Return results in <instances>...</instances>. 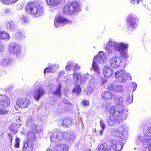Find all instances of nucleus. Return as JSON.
<instances>
[{
  "mask_svg": "<svg viewBox=\"0 0 151 151\" xmlns=\"http://www.w3.org/2000/svg\"><path fill=\"white\" fill-rule=\"evenodd\" d=\"M19 8L20 9H22L23 8V5H20L19 6Z\"/></svg>",
  "mask_w": 151,
  "mask_h": 151,
  "instance_id": "obj_54",
  "label": "nucleus"
},
{
  "mask_svg": "<svg viewBox=\"0 0 151 151\" xmlns=\"http://www.w3.org/2000/svg\"><path fill=\"white\" fill-rule=\"evenodd\" d=\"M38 12L40 16L43 14V9L42 6H40V8L38 7Z\"/></svg>",
  "mask_w": 151,
  "mask_h": 151,
  "instance_id": "obj_46",
  "label": "nucleus"
},
{
  "mask_svg": "<svg viewBox=\"0 0 151 151\" xmlns=\"http://www.w3.org/2000/svg\"><path fill=\"white\" fill-rule=\"evenodd\" d=\"M95 58L98 63L103 62L104 60L106 58L105 53L103 52H100L97 55L94 57L93 58Z\"/></svg>",
  "mask_w": 151,
  "mask_h": 151,
  "instance_id": "obj_18",
  "label": "nucleus"
},
{
  "mask_svg": "<svg viewBox=\"0 0 151 151\" xmlns=\"http://www.w3.org/2000/svg\"><path fill=\"white\" fill-rule=\"evenodd\" d=\"M138 19L134 15H130L127 19V28L128 31H132L136 28Z\"/></svg>",
  "mask_w": 151,
  "mask_h": 151,
  "instance_id": "obj_4",
  "label": "nucleus"
},
{
  "mask_svg": "<svg viewBox=\"0 0 151 151\" xmlns=\"http://www.w3.org/2000/svg\"><path fill=\"white\" fill-rule=\"evenodd\" d=\"M113 44L115 50L119 52L124 51L128 47V45L127 44L123 43L119 44L115 42H112V41H109L105 47L107 52L108 54H110L112 53Z\"/></svg>",
  "mask_w": 151,
  "mask_h": 151,
  "instance_id": "obj_3",
  "label": "nucleus"
},
{
  "mask_svg": "<svg viewBox=\"0 0 151 151\" xmlns=\"http://www.w3.org/2000/svg\"><path fill=\"white\" fill-rule=\"evenodd\" d=\"M125 50V49L124 51H121L120 53L122 55V58H123L126 59L128 58L129 56L128 54L126 52H122L123 51L124 52Z\"/></svg>",
  "mask_w": 151,
  "mask_h": 151,
  "instance_id": "obj_38",
  "label": "nucleus"
},
{
  "mask_svg": "<svg viewBox=\"0 0 151 151\" xmlns=\"http://www.w3.org/2000/svg\"><path fill=\"white\" fill-rule=\"evenodd\" d=\"M36 82L35 84L32 87V91L34 98L38 101V84Z\"/></svg>",
  "mask_w": 151,
  "mask_h": 151,
  "instance_id": "obj_20",
  "label": "nucleus"
},
{
  "mask_svg": "<svg viewBox=\"0 0 151 151\" xmlns=\"http://www.w3.org/2000/svg\"><path fill=\"white\" fill-rule=\"evenodd\" d=\"M107 89L109 90H113L114 89V85L111 84H108L107 86Z\"/></svg>",
  "mask_w": 151,
  "mask_h": 151,
  "instance_id": "obj_43",
  "label": "nucleus"
},
{
  "mask_svg": "<svg viewBox=\"0 0 151 151\" xmlns=\"http://www.w3.org/2000/svg\"><path fill=\"white\" fill-rule=\"evenodd\" d=\"M81 11L79 3L76 1H74L66 4L63 8V12L65 14L72 15Z\"/></svg>",
  "mask_w": 151,
  "mask_h": 151,
  "instance_id": "obj_2",
  "label": "nucleus"
},
{
  "mask_svg": "<svg viewBox=\"0 0 151 151\" xmlns=\"http://www.w3.org/2000/svg\"><path fill=\"white\" fill-rule=\"evenodd\" d=\"M142 151H151L148 149V148H145V149L143 150Z\"/></svg>",
  "mask_w": 151,
  "mask_h": 151,
  "instance_id": "obj_52",
  "label": "nucleus"
},
{
  "mask_svg": "<svg viewBox=\"0 0 151 151\" xmlns=\"http://www.w3.org/2000/svg\"><path fill=\"white\" fill-rule=\"evenodd\" d=\"M136 0H131V3L132 4H134L135 3Z\"/></svg>",
  "mask_w": 151,
  "mask_h": 151,
  "instance_id": "obj_53",
  "label": "nucleus"
},
{
  "mask_svg": "<svg viewBox=\"0 0 151 151\" xmlns=\"http://www.w3.org/2000/svg\"><path fill=\"white\" fill-rule=\"evenodd\" d=\"M44 90L41 88L38 89V99L40 96L44 94Z\"/></svg>",
  "mask_w": 151,
  "mask_h": 151,
  "instance_id": "obj_41",
  "label": "nucleus"
},
{
  "mask_svg": "<svg viewBox=\"0 0 151 151\" xmlns=\"http://www.w3.org/2000/svg\"><path fill=\"white\" fill-rule=\"evenodd\" d=\"M20 20L24 24L27 23L29 22V19L27 17L24 16H22L21 17Z\"/></svg>",
  "mask_w": 151,
  "mask_h": 151,
  "instance_id": "obj_36",
  "label": "nucleus"
},
{
  "mask_svg": "<svg viewBox=\"0 0 151 151\" xmlns=\"http://www.w3.org/2000/svg\"><path fill=\"white\" fill-rule=\"evenodd\" d=\"M20 139L18 137H17L15 139V143L14 147L16 148H19V147Z\"/></svg>",
  "mask_w": 151,
  "mask_h": 151,
  "instance_id": "obj_40",
  "label": "nucleus"
},
{
  "mask_svg": "<svg viewBox=\"0 0 151 151\" xmlns=\"http://www.w3.org/2000/svg\"><path fill=\"white\" fill-rule=\"evenodd\" d=\"M32 147V143L26 141L24 144L23 150L24 151H31Z\"/></svg>",
  "mask_w": 151,
  "mask_h": 151,
  "instance_id": "obj_22",
  "label": "nucleus"
},
{
  "mask_svg": "<svg viewBox=\"0 0 151 151\" xmlns=\"http://www.w3.org/2000/svg\"><path fill=\"white\" fill-rule=\"evenodd\" d=\"M4 23L8 31L12 32L17 28V26L12 20H7Z\"/></svg>",
  "mask_w": 151,
  "mask_h": 151,
  "instance_id": "obj_13",
  "label": "nucleus"
},
{
  "mask_svg": "<svg viewBox=\"0 0 151 151\" xmlns=\"http://www.w3.org/2000/svg\"><path fill=\"white\" fill-rule=\"evenodd\" d=\"M25 11L28 14L31 15L35 17L37 16L38 9L36 6L32 2H29L25 6Z\"/></svg>",
  "mask_w": 151,
  "mask_h": 151,
  "instance_id": "obj_7",
  "label": "nucleus"
},
{
  "mask_svg": "<svg viewBox=\"0 0 151 151\" xmlns=\"http://www.w3.org/2000/svg\"><path fill=\"white\" fill-rule=\"evenodd\" d=\"M89 93H91V91H90Z\"/></svg>",
  "mask_w": 151,
  "mask_h": 151,
  "instance_id": "obj_58",
  "label": "nucleus"
},
{
  "mask_svg": "<svg viewBox=\"0 0 151 151\" xmlns=\"http://www.w3.org/2000/svg\"><path fill=\"white\" fill-rule=\"evenodd\" d=\"M32 132H29L27 133V138L31 141H35L37 140L36 135L38 134V127L37 125H32Z\"/></svg>",
  "mask_w": 151,
  "mask_h": 151,
  "instance_id": "obj_8",
  "label": "nucleus"
},
{
  "mask_svg": "<svg viewBox=\"0 0 151 151\" xmlns=\"http://www.w3.org/2000/svg\"><path fill=\"white\" fill-rule=\"evenodd\" d=\"M72 92L76 95H79L81 92V89L79 85H76L72 90Z\"/></svg>",
  "mask_w": 151,
  "mask_h": 151,
  "instance_id": "obj_29",
  "label": "nucleus"
},
{
  "mask_svg": "<svg viewBox=\"0 0 151 151\" xmlns=\"http://www.w3.org/2000/svg\"><path fill=\"white\" fill-rule=\"evenodd\" d=\"M10 9H6L5 10L4 12L6 14H7L10 12Z\"/></svg>",
  "mask_w": 151,
  "mask_h": 151,
  "instance_id": "obj_51",
  "label": "nucleus"
},
{
  "mask_svg": "<svg viewBox=\"0 0 151 151\" xmlns=\"http://www.w3.org/2000/svg\"><path fill=\"white\" fill-rule=\"evenodd\" d=\"M65 137V132L57 130L54 132L51 135L50 139L52 142L57 141H62L64 140Z\"/></svg>",
  "mask_w": 151,
  "mask_h": 151,
  "instance_id": "obj_5",
  "label": "nucleus"
},
{
  "mask_svg": "<svg viewBox=\"0 0 151 151\" xmlns=\"http://www.w3.org/2000/svg\"><path fill=\"white\" fill-rule=\"evenodd\" d=\"M55 67L53 65H51L47 67L44 70V73L45 74L50 73H53L55 71Z\"/></svg>",
  "mask_w": 151,
  "mask_h": 151,
  "instance_id": "obj_31",
  "label": "nucleus"
},
{
  "mask_svg": "<svg viewBox=\"0 0 151 151\" xmlns=\"http://www.w3.org/2000/svg\"><path fill=\"white\" fill-rule=\"evenodd\" d=\"M72 122L69 118H65L62 121V125L65 127H68L71 124Z\"/></svg>",
  "mask_w": 151,
  "mask_h": 151,
  "instance_id": "obj_28",
  "label": "nucleus"
},
{
  "mask_svg": "<svg viewBox=\"0 0 151 151\" xmlns=\"http://www.w3.org/2000/svg\"><path fill=\"white\" fill-rule=\"evenodd\" d=\"M18 0H1L2 2L5 4L10 5L13 4Z\"/></svg>",
  "mask_w": 151,
  "mask_h": 151,
  "instance_id": "obj_34",
  "label": "nucleus"
},
{
  "mask_svg": "<svg viewBox=\"0 0 151 151\" xmlns=\"http://www.w3.org/2000/svg\"><path fill=\"white\" fill-rule=\"evenodd\" d=\"M111 147L116 151H120L122 148L123 144L120 142H116L115 140H112L111 142Z\"/></svg>",
  "mask_w": 151,
  "mask_h": 151,
  "instance_id": "obj_15",
  "label": "nucleus"
},
{
  "mask_svg": "<svg viewBox=\"0 0 151 151\" xmlns=\"http://www.w3.org/2000/svg\"><path fill=\"white\" fill-rule=\"evenodd\" d=\"M68 147L67 145H65L63 147L62 151H68Z\"/></svg>",
  "mask_w": 151,
  "mask_h": 151,
  "instance_id": "obj_48",
  "label": "nucleus"
},
{
  "mask_svg": "<svg viewBox=\"0 0 151 151\" xmlns=\"http://www.w3.org/2000/svg\"><path fill=\"white\" fill-rule=\"evenodd\" d=\"M98 151H113L111 147L105 143H102L99 145L98 147Z\"/></svg>",
  "mask_w": 151,
  "mask_h": 151,
  "instance_id": "obj_17",
  "label": "nucleus"
},
{
  "mask_svg": "<svg viewBox=\"0 0 151 151\" xmlns=\"http://www.w3.org/2000/svg\"><path fill=\"white\" fill-rule=\"evenodd\" d=\"M113 134L115 137H118L124 140L125 135L123 134L122 133L118 130H116L113 132Z\"/></svg>",
  "mask_w": 151,
  "mask_h": 151,
  "instance_id": "obj_33",
  "label": "nucleus"
},
{
  "mask_svg": "<svg viewBox=\"0 0 151 151\" xmlns=\"http://www.w3.org/2000/svg\"><path fill=\"white\" fill-rule=\"evenodd\" d=\"M100 96L102 99L104 100H108L111 99L113 95L110 91H103L101 92Z\"/></svg>",
  "mask_w": 151,
  "mask_h": 151,
  "instance_id": "obj_14",
  "label": "nucleus"
},
{
  "mask_svg": "<svg viewBox=\"0 0 151 151\" xmlns=\"http://www.w3.org/2000/svg\"><path fill=\"white\" fill-rule=\"evenodd\" d=\"M137 2V4H139L140 2L141 1V0H136Z\"/></svg>",
  "mask_w": 151,
  "mask_h": 151,
  "instance_id": "obj_55",
  "label": "nucleus"
},
{
  "mask_svg": "<svg viewBox=\"0 0 151 151\" xmlns=\"http://www.w3.org/2000/svg\"><path fill=\"white\" fill-rule=\"evenodd\" d=\"M107 80L104 79H102V80L101 81V83L103 84H104L105 83H106L107 82Z\"/></svg>",
  "mask_w": 151,
  "mask_h": 151,
  "instance_id": "obj_50",
  "label": "nucleus"
},
{
  "mask_svg": "<svg viewBox=\"0 0 151 151\" xmlns=\"http://www.w3.org/2000/svg\"><path fill=\"white\" fill-rule=\"evenodd\" d=\"M61 85L60 84H58L56 90L52 93V94L55 96H59L60 98H61Z\"/></svg>",
  "mask_w": 151,
  "mask_h": 151,
  "instance_id": "obj_26",
  "label": "nucleus"
},
{
  "mask_svg": "<svg viewBox=\"0 0 151 151\" xmlns=\"http://www.w3.org/2000/svg\"><path fill=\"white\" fill-rule=\"evenodd\" d=\"M4 46H0V52L1 53L3 52L4 50Z\"/></svg>",
  "mask_w": 151,
  "mask_h": 151,
  "instance_id": "obj_49",
  "label": "nucleus"
},
{
  "mask_svg": "<svg viewBox=\"0 0 151 151\" xmlns=\"http://www.w3.org/2000/svg\"><path fill=\"white\" fill-rule=\"evenodd\" d=\"M123 101L122 98L117 99L116 101L117 105L112 106L109 108V112L110 115L107 120L109 126H112L116 122H119L123 119L124 112L121 106Z\"/></svg>",
  "mask_w": 151,
  "mask_h": 151,
  "instance_id": "obj_1",
  "label": "nucleus"
},
{
  "mask_svg": "<svg viewBox=\"0 0 151 151\" xmlns=\"http://www.w3.org/2000/svg\"><path fill=\"white\" fill-rule=\"evenodd\" d=\"M8 112V111L5 109H1L0 108V114L1 115H5Z\"/></svg>",
  "mask_w": 151,
  "mask_h": 151,
  "instance_id": "obj_42",
  "label": "nucleus"
},
{
  "mask_svg": "<svg viewBox=\"0 0 151 151\" xmlns=\"http://www.w3.org/2000/svg\"><path fill=\"white\" fill-rule=\"evenodd\" d=\"M22 46L21 45L12 43L9 44L8 49L11 53L15 55L17 57H19L21 53Z\"/></svg>",
  "mask_w": 151,
  "mask_h": 151,
  "instance_id": "obj_6",
  "label": "nucleus"
},
{
  "mask_svg": "<svg viewBox=\"0 0 151 151\" xmlns=\"http://www.w3.org/2000/svg\"><path fill=\"white\" fill-rule=\"evenodd\" d=\"M57 22L59 23H62L64 24H66L72 22L60 16H59L57 19Z\"/></svg>",
  "mask_w": 151,
  "mask_h": 151,
  "instance_id": "obj_30",
  "label": "nucleus"
},
{
  "mask_svg": "<svg viewBox=\"0 0 151 151\" xmlns=\"http://www.w3.org/2000/svg\"><path fill=\"white\" fill-rule=\"evenodd\" d=\"M68 65L66 66L65 68L66 70L70 71L73 67V64L70 62H68Z\"/></svg>",
  "mask_w": 151,
  "mask_h": 151,
  "instance_id": "obj_37",
  "label": "nucleus"
},
{
  "mask_svg": "<svg viewBox=\"0 0 151 151\" xmlns=\"http://www.w3.org/2000/svg\"><path fill=\"white\" fill-rule=\"evenodd\" d=\"M12 60L9 58H1L0 59V66H7L12 64Z\"/></svg>",
  "mask_w": 151,
  "mask_h": 151,
  "instance_id": "obj_16",
  "label": "nucleus"
},
{
  "mask_svg": "<svg viewBox=\"0 0 151 151\" xmlns=\"http://www.w3.org/2000/svg\"><path fill=\"white\" fill-rule=\"evenodd\" d=\"M9 137V141L10 142V143L12 144V134L10 133H9L8 134Z\"/></svg>",
  "mask_w": 151,
  "mask_h": 151,
  "instance_id": "obj_47",
  "label": "nucleus"
},
{
  "mask_svg": "<svg viewBox=\"0 0 151 151\" xmlns=\"http://www.w3.org/2000/svg\"><path fill=\"white\" fill-rule=\"evenodd\" d=\"M63 0H46L47 4L49 6H54L58 5Z\"/></svg>",
  "mask_w": 151,
  "mask_h": 151,
  "instance_id": "obj_21",
  "label": "nucleus"
},
{
  "mask_svg": "<svg viewBox=\"0 0 151 151\" xmlns=\"http://www.w3.org/2000/svg\"><path fill=\"white\" fill-rule=\"evenodd\" d=\"M95 59V58L93 59L92 68L94 70L96 73H97L98 74H99L100 72L99 68L97 64L98 63Z\"/></svg>",
  "mask_w": 151,
  "mask_h": 151,
  "instance_id": "obj_23",
  "label": "nucleus"
},
{
  "mask_svg": "<svg viewBox=\"0 0 151 151\" xmlns=\"http://www.w3.org/2000/svg\"><path fill=\"white\" fill-rule=\"evenodd\" d=\"M25 36L19 31H17L12 36L13 38L16 40H21Z\"/></svg>",
  "mask_w": 151,
  "mask_h": 151,
  "instance_id": "obj_25",
  "label": "nucleus"
},
{
  "mask_svg": "<svg viewBox=\"0 0 151 151\" xmlns=\"http://www.w3.org/2000/svg\"><path fill=\"white\" fill-rule=\"evenodd\" d=\"M94 132H96V129H94Z\"/></svg>",
  "mask_w": 151,
  "mask_h": 151,
  "instance_id": "obj_57",
  "label": "nucleus"
},
{
  "mask_svg": "<svg viewBox=\"0 0 151 151\" xmlns=\"http://www.w3.org/2000/svg\"><path fill=\"white\" fill-rule=\"evenodd\" d=\"M18 125L17 124L15 123L11 124L9 127V130L14 134L17 133L18 131L17 127Z\"/></svg>",
  "mask_w": 151,
  "mask_h": 151,
  "instance_id": "obj_32",
  "label": "nucleus"
},
{
  "mask_svg": "<svg viewBox=\"0 0 151 151\" xmlns=\"http://www.w3.org/2000/svg\"><path fill=\"white\" fill-rule=\"evenodd\" d=\"M104 75L106 77H109L112 74L113 72L111 69L107 66H104L103 69Z\"/></svg>",
  "mask_w": 151,
  "mask_h": 151,
  "instance_id": "obj_19",
  "label": "nucleus"
},
{
  "mask_svg": "<svg viewBox=\"0 0 151 151\" xmlns=\"http://www.w3.org/2000/svg\"><path fill=\"white\" fill-rule=\"evenodd\" d=\"M81 104L83 106H89L90 105L89 101L86 100H83L81 102Z\"/></svg>",
  "mask_w": 151,
  "mask_h": 151,
  "instance_id": "obj_39",
  "label": "nucleus"
},
{
  "mask_svg": "<svg viewBox=\"0 0 151 151\" xmlns=\"http://www.w3.org/2000/svg\"><path fill=\"white\" fill-rule=\"evenodd\" d=\"M10 38L9 34L4 31H0V39L8 40Z\"/></svg>",
  "mask_w": 151,
  "mask_h": 151,
  "instance_id": "obj_27",
  "label": "nucleus"
},
{
  "mask_svg": "<svg viewBox=\"0 0 151 151\" xmlns=\"http://www.w3.org/2000/svg\"><path fill=\"white\" fill-rule=\"evenodd\" d=\"M73 75L74 78H76L77 80H79V78L81 77V75L78 73H73Z\"/></svg>",
  "mask_w": 151,
  "mask_h": 151,
  "instance_id": "obj_45",
  "label": "nucleus"
},
{
  "mask_svg": "<svg viewBox=\"0 0 151 151\" xmlns=\"http://www.w3.org/2000/svg\"><path fill=\"white\" fill-rule=\"evenodd\" d=\"M103 130H102V131H101V132H100V133L101 134H102V133L103 131Z\"/></svg>",
  "mask_w": 151,
  "mask_h": 151,
  "instance_id": "obj_56",
  "label": "nucleus"
},
{
  "mask_svg": "<svg viewBox=\"0 0 151 151\" xmlns=\"http://www.w3.org/2000/svg\"><path fill=\"white\" fill-rule=\"evenodd\" d=\"M123 88L122 86L117 85L116 86L115 91V92H120L123 91Z\"/></svg>",
  "mask_w": 151,
  "mask_h": 151,
  "instance_id": "obj_35",
  "label": "nucleus"
},
{
  "mask_svg": "<svg viewBox=\"0 0 151 151\" xmlns=\"http://www.w3.org/2000/svg\"><path fill=\"white\" fill-rule=\"evenodd\" d=\"M143 145L145 148H148L151 151V139L147 138L143 142Z\"/></svg>",
  "mask_w": 151,
  "mask_h": 151,
  "instance_id": "obj_24",
  "label": "nucleus"
},
{
  "mask_svg": "<svg viewBox=\"0 0 151 151\" xmlns=\"http://www.w3.org/2000/svg\"><path fill=\"white\" fill-rule=\"evenodd\" d=\"M122 61V58L118 56H115L112 58L110 60V63L112 68H116Z\"/></svg>",
  "mask_w": 151,
  "mask_h": 151,
  "instance_id": "obj_11",
  "label": "nucleus"
},
{
  "mask_svg": "<svg viewBox=\"0 0 151 151\" xmlns=\"http://www.w3.org/2000/svg\"><path fill=\"white\" fill-rule=\"evenodd\" d=\"M115 74V77L119 82H124L127 80V76L124 70L116 71Z\"/></svg>",
  "mask_w": 151,
  "mask_h": 151,
  "instance_id": "obj_10",
  "label": "nucleus"
},
{
  "mask_svg": "<svg viewBox=\"0 0 151 151\" xmlns=\"http://www.w3.org/2000/svg\"><path fill=\"white\" fill-rule=\"evenodd\" d=\"M100 125L102 130H104L106 128V125L104 122L102 120L100 121Z\"/></svg>",
  "mask_w": 151,
  "mask_h": 151,
  "instance_id": "obj_44",
  "label": "nucleus"
},
{
  "mask_svg": "<svg viewBox=\"0 0 151 151\" xmlns=\"http://www.w3.org/2000/svg\"><path fill=\"white\" fill-rule=\"evenodd\" d=\"M30 101L26 98L19 99L16 101L17 106L22 108H24L28 107L30 104Z\"/></svg>",
  "mask_w": 151,
  "mask_h": 151,
  "instance_id": "obj_9",
  "label": "nucleus"
},
{
  "mask_svg": "<svg viewBox=\"0 0 151 151\" xmlns=\"http://www.w3.org/2000/svg\"><path fill=\"white\" fill-rule=\"evenodd\" d=\"M10 105L9 99L5 95L0 94V106L8 107Z\"/></svg>",
  "mask_w": 151,
  "mask_h": 151,
  "instance_id": "obj_12",
  "label": "nucleus"
}]
</instances>
